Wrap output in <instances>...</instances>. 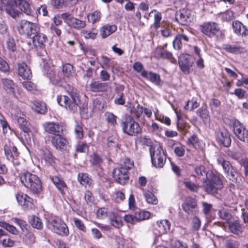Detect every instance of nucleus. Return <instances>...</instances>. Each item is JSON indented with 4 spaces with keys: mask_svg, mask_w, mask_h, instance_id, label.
<instances>
[{
    "mask_svg": "<svg viewBox=\"0 0 248 248\" xmlns=\"http://www.w3.org/2000/svg\"><path fill=\"white\" fill-rule=\"evenodd\" d=\"M21 183L34 194H38L42 191V183L38 176L28 171L19 174Z\"/></svg>",
    "mask_w": 248,
    "mask_h": 248,
    "instance_id": "nucleus-1",
    "label": "nucleus"
},
{
    "mask_svg": "<svg viewBox=\"0 0 248 248\" xmlns=\"http://www.w3.org/2000/svg\"><path fill=\"white\" fill-rule=\"evenodd\" d=\"M202 187L208 194H215L223 187V183L220 177L213 171L208 172L207 177L203 178Z\"/></svg>",
    "mask_w": 248,
    "mask_h": 248,
    "instance_id": "nucleus-2",
    "label": "nucleus"
},
{
    "mask_svg": "<svg viewBox=\"0 0 248 248\" xmlns=\"http://www.w3.org/2000/svg\"><path fill=\"white\" fill-rule=\"evenodd\" d=\"M57 100L60 105L73 112L77 110L79 102L78 94L73 90L66 95H58Z\"/></svg>",
    "mask_w": 248,
    "mask_h": 248,
    "instance_id": "nucleus-3",
    "label": "nucleus"
},
{
    "mask_svg": "<svg viewBox=\"0 0 248 248\" xmlns=\"http://www.w3.org/2000/svg\"><path fill=\"white\" fill-rule=\"evenodd\" d=\"M150 153L152 164L156 168H162L166 161V156L159 145L151 146Z\"/></svg>",
    "mask_w": 248,
    "mask_h": 248,
    "instance_id": "nucleus-4",
    "label": "nucleus"
},
{
    "mask_svg": "<svg viewBox=\"0 0 248 248\" xmlns=\"http://www.w3.org/2000/svg\"><path fill=\"white\" fill-rule=\"evenodd\" d=\"M40 30V27L37 24L26 20H21L17 26L18 32L28 38H31L33 34L37 33Z\"/></svg>",
    "mask_w": 248,
    "mask_h": 248,
    "instance_id": "nucleus-5",
    "label": "nucleus"
},
{
    "mask_svg": "<svg viewBox=\"0 0 248 248\" xmlns=\"http://www.w3.org/2000/svg\"><path fill=\"white\" fill-rule=\"evenodd\" d=\"M122 126L124 132L131 136H137L141 131L140 124L131 117H128L123 122Z\"/></svg>",
    "mask_w": 248,
    "mask_h": 248,
    "instance_id": "nucleus-6",
    "label": "nucleus"
},
{
    "mask_svg": "<svg viewBox=\"0 0 248 248\" xmlns=\"http://www.w3.org/2000/svg\"><path fill=\"white\" fill-rule=\"evenodd\" d=\"M4 151L6 158L11 161L15 166H18L20 164L19 153L17 149L13 143L9 142L5 144Z\"/></svg>",
    "mask_w": 248,
    "mask_h": 248,
    "instance_id": "nucleus-7",
    "label": "nucleus"
},
{
    "mask_svg": "<svg viewBox=\"0 0 248 248\" xmlns=\"http://www.w3.org/2000/svg\"><path fill=\"white\" fill-rule=\"evenodd\" d=\"M61 17L64 20V22L71 28L80 30L84 28L86 26V23L85 21L75 18L68 13L61 14Z\"/></svg>",
    "mask_w": 248,
    "mask_h": 248,
    "instance_id": "nucleus-8",
    "label": "nucleus"
},
{
    "mask_svg": "<svg viewBox=\"0 0 248 248\" xmlns=\"http://www.w3.org/2000/svg\"><path fill=\"white\" fill-rule=\"evenodd\" d=\"M43 128L45 132L56 136L63 134L65 126L63 124L54 122H46L43 124Z\"/></svg>",
    "mask_w": 248,
    "mask_h": 248,
    "instance_id": "nucleus-9",
    "label": "nucleus"
},
{
    "mask_svg": "<svg viewBox=\"0 0 248 248\" xmlns=\"http://www.w3.org/2000/svg\"><path fill=\"white\" fill-rule=\"evenodd\" d=\"M59 134L56 136H53L51 139L52 145L58 150L64 152L69 147V143L67 139Z\"/></svg>",
    "mask_w": 248,
    "mask_h": 248,
    "instance_id": "nucleus-10",
    "label": "nucleus"
},
{
    "mask_svg": "<svg viewBox=\"0 0 248 248\" xmlns=\"http://www.w3.org/2000/svg\"><path fill=\"white\" fill-rule=\"evenodd\" d=\"M233 133L241 141L248 142V130L237 120H233Z\"/></svg>",
    "mask_w": 248,
    "mask_h": 248,
    "instance_id": "nucleus-11",
    "label": "nucleus"
},
{
    "mask_svg": "<svg viewBox=\"0 0 248 248\" xmlns=\"http://www.w3.org/2000/svg\"><path fill=\"white\" fill-rule=\"evenodd\" d=\"M178 62L181 70L184 73L188 74L194 63V61L190 55L182 54L179 58Z\"/></svg>",
    "mask_w": 248,
    "mask_h": 248,
    "instance_id": "nucleus-12",
    "label": "nucleus"
},
{
    "mask_svg": "<svg viewBox=\"0 0 248 248\" xmlns=\"http://www.w3.org/2000/svg\"><path fill=\"white\" fill-rule=\"evenodd\" d=\"M112 176L115 181L122 185L126 184L129 179L128 171L124 168H115L112 172Z\"/></svg>",
    "mask_w": 248,
    "mask_h": 248,
    "instance_id": "nucleus-13",
    "label": "nucleus"
},
{
    "mask_svg": "<svg viewBox=\"0 0 248 248\" xmlns=\"http://www.w3.org/2000/svg\"><path fill=\"white\" fill-rule=\"evenodd\" d=\"M18 203L24 210L32 209L34 207L33 200L27 195L18 193L16 195Z\"/></svg>",
    "mask_w": 248,
    "mask_h": 248,
    "instance_id": "nucleus-14",
    "label": "nucleus"
},
{
    "mask_svg": "<svg viewBox=\"0 0 248 248\" xmlns=\"http://www.w3.org/2000/svg\"><path fill=\"white\" fill-rule=\"evenodd\" d=\"M191 12L188 9H182L177 11L175 18L177 21L183 25H186L190 22Z\"/></svg>",
    "mask_w": 248,
    "mask_h": 248,
    "instance_id": "nucleus-15",
    "label": "nucleus"
},
{
    "mask_svg": "<svg viewBox=\"0 0 248 248\" xmlns=\"http://www.w3.org/2000/svg\"><path fill=\"white\" fill-rule=\"evenodd\" d=\"M201 27L202 32L210 37H213L220 31L218 25L215 22L204 23Z\"/></svg>",
    "mask_w": 248,
    "mask_h": 248,
    "instance_id": "nucleus-16",
    "label": "nucleus"
},
{
    "mask_svg": "<svg viewBox=\"0 0 248 248\" xmlns=\"http://www.w3.org/2000/svg\"><path fill=\"white\" fill-rule=\"evenodd\" d=\"M31 38H32L33 45L35 47L39 48H45L47 41V38L45 34L39 31L37 33L33 34Z\"/></svg>",
    "mask_w": 248,
    "mask_h": 248,
    "instance_id": "nucleus-17",
    "label": "nucleus"
},
{
    "mask_svg": "<svg viewBox=\"0 0 248 248\" xmlns=\"http://www.w3.org/2000/svg\"><path fill=\"white\" fill-rule=\"evenodd\" d=\"M197 204L196 201L193 199L187 200L182 204L183 210L188 215L193 216L196 215L198 210H197Z\"/></svg>",
    "mask_w": 248,
    "mask_h": 248,
    "instance_id": "nucleus-18",
    "label": "nucleus"
},
{
    "mask_svg": "<svg viewBox=\"0 0 248 248\" xmlns=\"http://www.w3.org/2000/svg\"><path fill=\"white\" fill-rule=\"evenodd\" d=\"M141 75L156 86H161L162 85L160 76L158 74L144 70L141 72Z\"/></svg>",
    "mask_w": 248,
    "mask_h": 248,
    "instance_id": "nucleus-19",
    "label": "nucleus"
},
{
    "mask_svg": "<svg viewBox=\"0 0 248 248\" xmlns=\"http://www.w3.org/2000/svg\"><path fill=\"white\" fill-rule=\"evenodd\" d=\"M1 81L4 90L13 95H16L17 85L12 79L8 78H2Z\"/></svg>",
    "mask_w": 248,
    "mask_h": 248,
    "instance_id": "nucleus-20",
    "label": "nucleus"
},
{
    "mask_svg": "<svg viewBox=\"0 0 248 248\" xmlns=\"http://www.w3.org/2000/svg\"><path fill=\"white\" fill-rule=\"evenodd\" d=\"M17 4L16 1L11 0L5 6L6 13L13 18H16L20 14V12L17 9Z\"/></svg>",
    "mask_w": 248,
    "mask_h": 248,
    "instance_id": "nucleus-21",
    "label": "nucleus"
},
{
    "mask_svg": "<svg viewBox=\"0 0 248 248\" xmlns=\"http://www.w3.org/2000/svg\"><path fill=\"white\" fill-rule=\"evenodd\" d=\"M18 72L19 76L23 79H30L32 77L30 69L25 62H21L18 64Z\"/></svg>",
    "mask_w": 248,
    "mask_h": 248,
    "instance_id": "nucleus-22",
    "label": "nucleus"
},
{
    "mask_svg": "<svg viewBox=\"0 0 248 248\" xmlns=\"http://www.w3.org/2000/svg\"><path fill=\"white\" fill-rule=\"evenodd\" d=\"M217 139L225 147H229L231 144V139L226 131L217 132Z\"/></svg>",
    "mask_w": 248,
    "mask_h": 248,
    "instance_id": "nucleus-23",
    "label": "nucleus"
},
{
    "mask_svg": "<svg viewBox=\"0 0 248 248\" xmlns=\"http://www.w3.org/2000/svg\"><path fill=\"white\" fill-rule=\"evenodd\" d=\"M117 27L115 25H110L109 24H107L100 28V36L102 38H106L115 32L117 31Z\"/></svg>",
    "mask_w": 248,
    "mask_h": 248,
    "instance_id": "nucleus-24",
    "label": "nucleus"
},
{
    "mask_svg": "<svg viewBox=\"0 0 248 248\" xmlns=\"http://www.w3.org/2000/svg\"><path fill=\"white\" fill-rule=\"evenodd\" d=\"M89 90L92 92H105L108 89V85L99 81H92L89 85Z\"/></svg>",
    "mask_w": 248,
    "mask_h": 248,
    "instance_id": "nucleus-25",
    "label": "nucleus"
},
{
    "mask_svg": "<svg viewBox=\"0 0 248 248\" xmlns=\"http://www.w3.org/2000/svg\"><path fill=\"white\" fill-rule=\"evenodd\" d=\"M19 9L27 15H31L32 11L29 2L24 0L16 1Z\"/></svg>",
    "mask_w": 248,
    "mask_h": 248,
    "instance_id": "nucleus-26",
    "label": "nucleus"
},
{
    "mask_svg": "<svg viewBox=\"0 0 248 248\" xmlns=\"http://www.w3.org/2000/svg\"><path fill=\"white\" fill-rule=\"evenodd\" d=\"M233 31L238 35L246 36L248 33V30L240 22L236 21L233 23Z\"/></svg>",
    "mask_w": 248,
    "mask_h": 248,
    "instance_id": "nucleus-27",
    "label": "nucleus"
},
{
    "mask_svg": "<svg viewBox=\"0 0 248 248\" xmlns=\"http://www.w3.org/2000/svg\"><path fill=\"white\" fill-rule=\"evenodd\" d=\"M220 217L223 219L226 220L225 223V226L228 227L229 230L231 231L232 227V222L231 221L232 215L229 214L226 210L223 209L219 212Z\"/></svg>",
    "mask_w": 248,
    "mask_h": 248,
    "instance_id": "nucleus-28",
    "label": "nucleus"
},
{
    "mask_svg": "<svg viewBox=\"0 0 248 248\" xmlns=\"http://www.w3.org/2000/svg\"><path fill=\"white\" fill-rule=\"evenodd\" d=\"M209 172H212V171L207 169L203 165L197 166L195 168L196 176L199 178L202 177V179L207 177Z\"/></svg>",
    "mask_w": 248,
    "mask_h": 248,
    "instance_id": "nucleus-29",
    "label": "nucleus"
},
{
    "mask_svg": "<svg viewBox=\"0 0 248 248\" xmlns=\"http://www.w3.org/2000/svg\"><path fill=\"white\" fill-rule=\"evenodd\" d=\"M54 232H67L68 229L66 224L63 222H55L53 224Z\"/></svg>",
    "mask_w": 248,
    "mask_h": 248,
    "instance_id": "nucleus-30",
    "label": "nucleus"
},
{
    "mask_svg": "<svg viewBox=\"0 0 248 248\" xmlns=\"http://www.w3.org/2000/svg\"><path fill=\"white\" fill-rule=\"evenodd\" d=\"M14 241L9 238L7 233H0V244L4 247H11L14 245Z\"/></svg>",
    "mask_w": 248,
    "mask_h": 248,
    "instance_id": "nucleus-31",
    "label": "nucleus"
},
{
    "mask_svg": "<svg viewBox=\"0 0 248 248\" xmlns=\"http://www.w3.org/2000/svg\"><path fill=\"white\" fill-rule=\"evenodd\" d=\"M78 178V181L83 186H90L92 183V180L87 173H79Z\"/></svg>",
    "mask_w": 248,
    "mask_h": 248,
    "instance_id": "nucleus-32",
    "label": "nucleus"
},
{
    "mask_svg": "<svg viewBox=\"0 0 248 248\" xmlns=\"http://www.w3.org/2000/svg\"><path fill=\"white\" fill-rule=\"evenodd\" d=\"M32 108L35 111L40 114H45L47 110V108L45 103L42 102H35Z\"/></svg>",
    "mask_w": 248,
    "mask_h": 248,
    "instance_id": "nucleus-33",
    "label": "nucleus"
},
{
    "mask_svg": "<svg viewBox=\"0 0 248 248\" xmlns=\"http://www.w3.org/2000/svg\"><path fill=\"white\" fill-rule=\"evenodd\" d=\"M62 72L64 76L70 78L73 77L74 70L73 65L69 63H65L62 66Z\"/></svg>",
    "mask_w": 248,
    "mask_h": 248,
    "instance_id": "nucleus-34",
    "label": "nucleus"
},
{
    "mask_svg": "<svg viewBox=\"0 0 248 248\" xmlns=\"http://www.w3.org/2000/svg\"><path fill=\"white\" fill-rule=\"evenodd\" d=\"M17 122L23 131L25 133H28L31 131L30 124L27 121L26 119L23 117H19L17 119Z\"/></svg>",
    "mask_w": 248,
    "mask_h": 248,
    "instance_id": "nucleus-35",
    "label": "nucleus"
},
{
    "mask_svg": "<svg viewBox=\"0 0 248 248\" xmlns=\"http://www.w3.org/2000/svg\"><path fill=\"white\" fill-rule=\"evenodd\" d=\"M101 17V13L99 11H95L88 15V19L89 22L93 24L100 20Z\"/></svg>",
    "mask_w": 248,
    "mask_h": 248,
    "instance_id": "nucleus-36",
    "label": "nucleus"
},
{
    "mask_svg": "<svg viewBox=\"0 0 248 248\" xmlns=\"http://www.w3.org/2000/svg\"><path fill=\"white\" fill-rule=\"evenodd\" d=\"M144 196L146 199V201L148 203L152 204H157L158 202L157 199L152 192L149 191L145 192L144 193Z\"/></svg>",
    "mask_w": 248,
    "mask_h": 248,
    "instance_id": "nucleus-37",
    "label": "nucleus"
},
{
    "mask_svg": "<svg viewBox=\"0 0 248 248\" xmlns=\"http://www.w3.org/2000/svg\"><path fill=\"white\" fill-rule=\"evenodd\" d=\"M93 104L95 110L102 111L105 106V102L103 99L96 98L94 99Z\"/></svg>",
    "mask_w": 248,
    "mask_h": 248,
    "instance_id": "nucleus-38",
    "label": "nucleus"
},
{
    "mask_svg": "<svg viewBox=\"0 0 248 248\" xmlns=\"http://www.w3.org/2000/svg\"><path fill=\"white\" fill-rule=\"evenodd\" d=\"M176 115L178 120L177 123V129L178 130L182 132L183 134L185 135L187 131V129L186 128V124L182 122L180 116L177 113H176Z\"/></svg>",
    "mask_w": 248,
    "mask_h": 248,
    "instance_id": "nucleus-39",
    "label": "nucleus"
},
{
    "mask_svg": "<svg viewBox=\"0 0 248 248\" xmlns=\"http://www.w3.org/2000/svg\"><path fill=\"white\" fill-rule=\"evenodd\" d=\"M135 215L138 222L148 219L150 216V212L146 211L136 212Z\"/></svg>",
    "mask_w": 248,
    "mask_h": 248,
    "instance_id": "nucleus-40",
    "label": "nucleus"
},
{
    "mask_svg": "<svg viewBox=\"0 0 248 248\" xmlns=\"http://www.w3.org/2000/svg\"><path fill=\"white\" fill-rule=\"evenodd\" d=\"M224 170L227 173L229 179L232 177V164L228 161L224 160L222 163Z\"/></svg>",
    "mask_w": 248,
    "mask_h": 248,
    "instance_id": "nucleus-41",
    "label": "nucleus"
},
{
    "mask_svg": "<svg viewBox=\"0 0 248 248\" xmlns=\"http://www.w3.org/2000/svg\"><path fill=\"white\" fill-rule=\"evenodd\" d=\"M81 34L86 39H94L97 35V32L94 29H92L91 31L82 30Z\"/></svg>",
    "mask_w": 248,
    "mask_h": 248,
    "instance_id": "nucleus-42",
    "label": "nucleus"
},
{
    "mask_svg": "<svg viewBox=\"0 0 248 248\" xmlns=\"http://www.w3.org/2000/svg\"><path fill=\"white\" fill-rule=\"evenodd\" d=\"M110 217L111 218V224L116 228H119L122 225V222L120 217L116 215L114 212L110 213Z\"/></svg>",
    "mask_w": 248,
    "mask_h": 248,
    "instance_id": "nucleus-43",
    "label": "nucleus"
},
{
    "mask_svg": "<svg viewBox=\"0 0 248 248\" xmlns=\"http://www.w3.org/2000/svg\"><path fill=\"white\" fill-rule=\"evenodd\" d=\"M158 225L160 229V232L163 231L167 232L170 231V223L168 220H161Z\"/></svg>",
    "mask_w": 248,
    "mask_h": 248,
    "instance_id": "nucleus-44",
    "label": "nucleus"
},
{
    "mask_svg": "<svg viewBox=\"0 0 248 248\" xmlns=\"http://www.w3.org/2000/svg\"><path fill=\"white\" fill-rule=\"evenodd\" d=\"M105 117L106 121L113 126L117 124V117L113 113L109 112H107L105 114Z\"/></svg>",
    "mask_w": 248,
    "mask_h": 248,
    "instance_id": "nucleus-45",
    "label": "nucleus"
},
{
    "mask_svg": "<svg viewBox=\"0 0 248 248\" xmlns=\"http://www.w3.org/2000/svg\"><path fill=\"white\" fill-rule=\"evenodd\" d=\"M0 227L1 228L0 229V232H3V229L9 232H14L15 231H16L15 227L5 222H0Z\"/></svg>",
    "mask_w": 248,
    "mask_h": 248,
    "instance_id": "nucleus-46",
    "label": "nucleus"
},
{
    "mask_svg": "<svg viewBox=\"0 0 248 248\" xmlns=\"http://www.w3.org/2000/svg\"><path fill=\"white\" fill-rule=\"evenodd\" d=\"M119 244V248H133V242L131 240H124L121 238L119 240H117Z\"/></svg>",
    "mask_w": 248,
    "mask_h": 248,
    "instance_id": "nucleus-47",
    "label": "nucleus"
},
{
    "mask_svg": "<svg viewBox=\"0 0 248 248\" xmlns=\"http://www.w3.org/2000/svg\"><path fill=\"white\" fill-rule=\"evenodd\" d=\"M108 145L109 148H117L118 146V139L116 135L110 136L108 139Z\"/></svg>",
    "mask_w": 248,
    "mask_h": 248,
    "instance_id": "nucleus-48",
    "label": "nucleus"
},
{
    "mask_svg": "<svg viewBox=\"0 0 248 248\" xmlns=\"http://www.w3.org/2000/svg\"><path fill=\"white\" fill-rule=\"evenodd\" d=\"M52 181L57 187L62 192V188L66 187V184L64 181L57 176L53 177Z\"/></svg>",
    "mask_w": 248,
    "mask_h": 248,
    "instance_id": "nucleus-49",
    "label": "nucleus"
},
{
    "mask_svg": "<svg viewBox=\"0 0 248 248\" xmlns=\"http://www.w3.org/2000/svg\"><path fill=\"white\" fill-rule=\"evenodd\" d=\"M134 166V162L130 158L125 157L123 159L121 168H124V169L128 170L132 169Z\"/></svg>",
    "mask_w": 248,
    "mask_h": 248,
    "instance_id": "nucleus-50",
    "label": "nucleus"
},
{
    "mask_svg": "<svg viewBox=\"0 0 248 248\" xmlns=\"http://www.w3.org/2000/svg\"><path fill=\"white\" fill-rule=\"evenodd\" d=\"M31 223L32 227L34 228L41 230L43 228V224L41 219L37 217L33 216Z\"/></svg>",
    "mask_w": 248,
    "mask_h": 248,
    "instance_id": "nucleus-51",
    "label": "nucleus"
},
{
    "mask_svg": "<svg viewBox=\"0 0 248 248\" xmlns=\"http://www.w3.org/2000/svg\"><path fill=\"white\" fill-rule=\"evenodd\" d=\"M13 220L21 228V231H28V225L25 221L17 218H13Z\"/></svg>",
    "mask_w": 248,
    "mask_h": 248,
    "instance_id": "nucleus-52",
    "label": "nucleus"
},
{
    "mask_svg": "<svg viewBox=\"0 0 248 248\" xmlns=\"http://www.w3.org/2000/svg\"><path fill=\"white\" fill-rule=\"evenodd\" d=\"M13 220L21 228V231H28V225L25 221L17 218H13Z\"/></svg>",
    "mask_w": 248,
    "mask_h": 248,
    "instance_id": "nucleus-53",
    "label": "nucleus"
},
{
    "mask_svg": "<svg viewBox=\"0 0 248 248\" xmlns=\"http://www.w3.org/2000/svg\"><path fill=\"white\" fill-rule=\"evenodd\" d=\"M84 199L87 204L91 205L94 203V199L92 193L86 190L84 193Z\"/></svg>",
    "mask_w": 248,
    "mask_h": 248,
    "instance_id": "nucleus-54",
    "label": "nucleus"
},
{
    "mask_svg": "<svg viewBox=\"0 0 248 248\" xmlns=\"http://www.w3.org/2000/svg\"><path fill=\"white\" fill-rule=\"evenodd\" d=\"M118 95L114 99V103L116 105H124L125 103L124 94L123 93H118Z\"/></svg>",
    "mask_w": 248,
    "mask_h": 248,
    "instance_id": "nucleus-55",
    "label": "nucleus"
},
{
    "mask_svg": "<svg viewBox=\"0 0 248 248\" xmlns=\"http://www.w3.org/2000/svg\"><path fill=\"white\" fill-rule=\"evenodd\" d=\"M75 134L76 137V138L78 140H81L83 137V128L82 126L79 124H77L75 126Z\"/></svg>",
    "mask_w": 248,
    "mask_h": 248,
    "instance_id": "nucleus-56",
    "label": "nucleus"
},
{
    "mask_svg": "<svg viewBox=\"0 0 248 248\" xmlns=\"http://www.w3.org/2000/svg\"><path fill=\"white\" fill-rule=\"evenodd\" d=\"M162 19V15L160 12H156L154 16V23L153 26L156 29L160 26V21Z\"/></svg>",
    "mask_w": 248,
    "mask_h": 248,
    "instance_id": "nucleus-57",
    "label": "nucleus"
},
{
    "mask_svg": "<svg viewBox=\"0 0 248 248\" xmlns=\"http://www.w3.org/2000/svg\"><path fill=\"white\" fill-rule=\"evenodd\" d=\"M137 141L143 145L150 146L151 140L145 136H141L137 138Z\"/></svg>",
    "mask_w": 248,
    "mask_h": 248,
    "instance_id": "nucleus-58",
    "label": "nucleus"
},
{
    "mask_svg": "<svg viewBox=\"0 0 248 248\" xmlns=\"http://www.w3.org/2000/svg\"><path fill=\"white\" fill-rule=\"evenodd\" d=\"M23 239L28 245H31L35 242V237L33 233H24Z\"/></svg>",
    "mask_w": 248,
    "mask_h": 248,
    "instance_id": "nucleus-59",
    "label": "nucleus"
},
{
    "mask_svg": "<svg viewBox=\"0 0 248 248\" xmlns=\"http://www.w3.org/2000/svg\"><path fill=\"white\" fill-rule=\"evenodd\" d=\"M199 140L197 136L194 134L188 139L186 143L188 145L194 147L199 142Z\"/></svg>",
    "mask_w": 248,
    "mask_h": 248,
    "instance_id": "nucleus-60",
    "label": "nucleus"
},
{
    "mask_svg": "<svg viewBox=\"0 0 248 248\" xmlns=\"http://www.w3.org/2000/svg\"><path fill=\"white\" fill-rule=\"evenodd\" d=\"M185 186L192 192H197L200 188L198 185L195 184L191 182H186L184 183Z\"/></svg>",
    "mask_w": 248,
    "mask_h": 248,
    "instance_id": "nucleus-61",
    "label": "nucleus"
},
{
    "mask_svg": "<svg viewBox=\"0 0 248 248\" xmlns=\"http://www.w3.org/2000/svg\"><path fill=\"white\" fill-rule=\"evenodd\" d=\"M184 146L180 144V146L175 147L174 149L175 154L178 157H182L185 155V150Z\"/></svg>",
    "mask_w": 248,
    "mask_h": 248,
    "instance_id": "nucleus-62",
    "label": "nucleus"
},
{
    "mask_svg": "<svg viewBox=\"0 0 248 248\" xmlns=\"http://www.w3.org/2000/svg\"><path fill=\"white\" fill-rule=\"evenodd\" d=\"M97 217L100 219H104L108 216V209L106 208L99 209L96 213Z\"/></svg>",
    "mask_w": 248,
    "mask_h": 248,
    "instance_id": "nucleus-63",
    "label": "nucleus"
},
{
    "mask_svg": "<svg viewBox=\"0 0 248 248\" xmlns=\"http://www.w3.org/2000/svg\"><path fill=\"white\" fill-rule=\"evenodd\" d=\"M171 248H188L187 246L178 240H173L171 243Z\"/></svg>",
    "mask_w": 248,
    "mask_h": 248,
    "instance_id": "nucleus-64",
    "label": "nucleus"
}]
</instances>
